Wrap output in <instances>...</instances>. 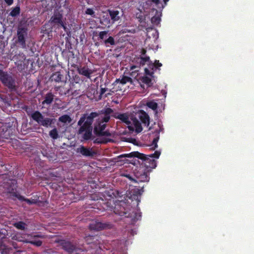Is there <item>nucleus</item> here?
Masks as SVG:
<instances>
[{
  "instance_id": "nucleus-8",
  "label": "nucleus",
  "mask_w": 254,
  "mask_h": 254,
  "mask_svg": "<svg viewBox=\"0 0 254 254\" xmlns=\"http://www.w3.org/2000/svg\"><path fill=\"white\" fill-rule=\"evenodd\" d=\"M138 117L142 122L147 126L149 125V118L148 115L143 111L140 110L137 113Z\"/></svg>"
},
{
  "instance_id": "nucleus-15",
  "label": "nucleus",
  "mask_w": 254,
  "mask_h": 254,
  "mask_svg": "<svg viewBox=\"0 0 254 254\" xmlns=\"http://www.w3.org/2000/svg\"><path fill=\"white\" fill-rule=\"evenodd\" d=\"M156 14L151 18V22L155 25H157L160 23L162 13L160 11H156Z\"/></svg>"
},
{
  "instance_id": "nucleus-42",
  "label": "nucleus",
  "mask_w": 254,
  "mask_h": 254,
  "mask_svg": "<svg viewBox=\"0 0 254 254\" xmlns=\"http://www.w3.org/2000/svg\"><path fill=\"white\" fill-rule=\"evenodd\" d=\"M154 12V10H153L152 13H153Z\"/></svg>"
},
{
  "instance_id": "nucleus-24",
  "label": "nucleus",
  "mask_w": 254,
  "mask_h": 254,
  "mask_svg": "<svg viewBox=\"0 0 254 254\" xmlns=\"http://www.w3.org/2000/svg\"><path fill=\"white\" fill-rule=\"evenodd\" d=\"M146 105L147 107L152 109L153 110H156L157 108V104L153 101L148 102L146 103Z\"/></svg>"
},
{
  "instance_id": "nucleus-34",
  "label": "nucleus",
  "mask_w": 254,
  "mask_h": 254,
  "mask_svg": "<svg viewBox=\"0 0 254 254\" xmlns=\"http://www.w3.org/2000/svg\"><path fill=\"white\" fill-rule=\"evenodd\" d=\"M15 188L14 185L11 188H7V192L8 193H12V191L14 190V189Z\"/></svg>"
},
{
  "instance_id": "nucleus-28",
  "label": "nucleus",
  "mask_w": 254,
  "mask_h": 254,
  "mask_svg": "<svg viewBox=\"0 0 254 254\" xmlns=\"http://www.w3.org/2000/svg\"><path fill=\"white\" fill-rule=\"evenodd\" d=\"M105 43L107 46L109 44L113 45L115 44V41L113 37H110L107 40L105 41Z\"/></svg>"
},
{
  "instance_id": "nucleus-19",
  "label": "nucleus",
  "mask_w": 254,
  "mask_h": 254,
  "mask_svg": "<svg viewBox=\"0 0 254 254\" xmlns=\"http://www.w3.org/2000/svg\"><path fill=\"white\" fill-rule=\"evenodd\" d=\"M53 100V95L49 93L46 95V96L45 97V99L43 101L42 104H50L52 103Z\"/></svg>"
},
{
  "instance_id": "nucleus-4",
  "label": "nucleus",
  "mask_w": 254,
  "mask_h": 254,
  "mask_svg": "<svg viewBox=\"0 0 254 254\" xmlns=\"http://www.w3.org/2000/svg\"><path fill=\"white\" fill-rule=\"evenodd\" d=\"M118 118L125 123L130 130H135L137 133L142 131L141 124L136 119L129 117L126 114L119 115Z\"/></svg>"
},
{
  "instance_id": "nucleus-12",
  "label": "nucleus",
  "mask_w": 254,
  "mask_h": 254,
  "mask_svg": "<svg viewBox=\"0 0 254 254\" xmlns=\"http://www.w3.org/2000/svg\"><path fill=\"white\" fill-rule=\"evenodd\" d=\"M62 15L60 13H55L51 18V21L52 23L55 24H60L62 26H63L64 28L65 27L64 25V23L62 20Z\"/></svg>"
},
{
  "instance_id": "nucleus-38",
  "label": "nucleus",
  "mask_w": 254,
  "mask_h": 254,
  "mask_svg": "<svg viewBox=\"0 0 254 254\" xmlns=\"http://www.w3.org/2000/svg\"><path fill=\"white\" fill-rule=\"evenodd\" d=\"M127 177L128 179H129L130 180H133V179H132V178L131 177H130L129 175H126V176Z\"/></svg>"
},
{
  "instance_id": "nucleus-5",
  "label": "nucleus",
  "mask_w": 254,
  "mask_h": 254,
  "mask_svg": "<svg viewBox=\"0 0 254 254\" xmlns=\"http://www.w3.org/2000/svg\"><path fill=\"white\" fill-rule=\"evenodd\" d=\"M32 119L36 121L38 124L48 127L52 124L53 120L50 118H44L42 114L38 111L34 112L31 115Z\"/></svg>"
},
{
  "instance_id": "nucleus-35",
  "label": "nucleus",
  "mask_w": 254,
  "mask_h": 254,
  "mask_svg": "<svg viewBox=\"0 0 254 254\" xmlns=\"http://www.w3.org/2000/svg\"><path fill=\"white\" fill-rule=\"evenodd\" d=\"M4 1L8 5H11L13 3V0H4Z\"/></svg>"
},
{
  "instance_id": "nucleus-22",
  "label": "nucleus",
  "mask_w": 254,
  "mask_h": 254,
  "mask_svg": "<svg viewBox=\"0 0 254 254\" xmlns=\"http://www.w3.org/2000/svg\"><path fill=\"white\" fill-rule=\"evenodd\" d=\"M50 136L54 139H56L59 137V134L56 128H54L49 132Z\"/></svg>"
},
{
  "instance_id": "nucleus-40",
  "label": "nucleus",
  "mask_w": 254,
  "mask_h": 254,
  "mask_svg": "<svg viewBox=\"0 0 254 254\" xmlns=\"http://www.w3.org/2000/svg\"><path fill=\"white\" fill-rule=\"evenodd\" d=\"M145 53V51L144 50H142V54L144 55Z\"/></svg>"
},
{
  "instance_id": "nucleus-23",
  "label": "nucleus",
  "mask_w": 254,
  "mask_h": 254,
  "mask_svg": "<svg viewBox=\"0 0 254 254\" xmlns=\"http://www.w3.org/2000/svg\"><path fill=\"white\" fill-rule=\"evenodd\" d=\"M0 250L2 254H8L9 249L6 246L2 244V242H0Z\"/></svg>"
},
{
  "instance_id": "nucleus-43",
  "label": "nucleus",
  "mask_w": 254,
  "mask_h": 254,
  "mask_svg": "<svg viewBox=\"0 0 254 254\" xmlns=\"http://www.w3.org/2000/svg\"><path fill=\"white\" fill-rule=\"evenodd\" d=\"M14 182H15V181H12V183L13 184H14Z\"/></svg>"
},
{
  "instance_id": "nucleus-9",
  "label": "nucleus",
  "mask_w": 254,
  "mask_h": 254,
  "mask_svg": "<svg viewBox=\"0 0 254 254\" xmlns=\"http://www.w3.org/2000/svg\"><path fill=\"white\" fill-rule=\"evenodd\" d=\"M77 70L80 74L83 75L88 78H90V75L93 73V71L92 69L86 66L78 68Z\"/></svg>"
},
{
  "instance_id": "nucleus-7",
  "label": "nucleus",
  "mask_w": 254,
  "mask_h": 254,
  "mask_svg": "<svg viewBox=\"0 0 254 254\" xmlns=\"http://www.w3.org/2000/svg\"><path fill=\"white\" fill-rule=\"evenodd\" d=\"M136 178L137 179L138 182H148L149 177L147 173L143 172V170H141L135 173Z\"/></svg>"
},
{
  "instance_id": "nucleus-16",
  "label": "nucleus",
  "mask_w": 254,
  "mask_h": 254,
  "mask_svg": "<svg viewBox=\"0 0 254 254\" xmlns=\"http://www.w3.org/2000/svg\"><path fill=\"white\" fill-rule=\"evenodd\" d=\"M152 1L154 4V6L158 8L157 11L161 12L162 9L165 6L161 0H152Z\"/></svg>"
},
{
  "instance_id": "nucleus-18",
  "label": "nucleus",
  "mask_w": 254,
  "mask_h": 254,
  "mask_svg": "<svg viewBox=\"0 0 254 254\" xmlns=\"http://www.w3.org/2000/svg\"><path fill=\"white\" fill-rule=\"evenodd\" d=\"M110 15L112 20L114 22L119 19V12L118 11H110Z\"/></svg>"
},
{
  "instance_id": "nucleus-29",
  "label": "nucleus",
  "mask_w": 254,
  "mask_h": 254,
  "mask_svg": "<svg viewBox=\"0 0 254 254\" xmlns=\"http://www.w3.org/2000/svg\"><path fill=\"white\" fill-rule=\"evenodd\" d=\"M160 152L159 151H155L154 153H152L149 155H148V157L150 158H155L156 159L159 158L160 155Z\"/></svg>"
},
{
  "instance_id": "nucleus-11",
  "label": "nucleus",
  "mask_w": 254,
  "mask_h": 254,
  "mask_svg": "<svg viewBox=\"0 0 254 254\" xmlns=\"http://www.w3.org/2000/svg\"><path fill=\"white\" fill-rule=\"evenodd\" d=\"M61 244L63 246L64 249L66 251L68 252L70 254H73L74 251H76L75 247L72 246L71 243L69 242H66L65 241H62L61 242Z\"/></svg>"
},
{
  "instance_id": "nucleus-2",
  "label": "nucleus",
  "mask_w": 254,
  "mask_h": 254,
  "mask_svg": "<svg viewBox=\"0 0 254 254\" xmlns=\"http://www.w3.org/2000/svg\"><path fill=\"white\" fill-rule=\"evenodd\" d=\"M112 112V109L107 108L105 110V115L104 116L101 115L97 122L95 124L94 127V132L99 137L95 140V142L97 143H106L111 141L110 138L111 134L107 131L104 130L105 128V123L109 121L110 119L109 115Z\"/></svg>"
},
{
  "instance_id": "nucleus-13",
  "label": "nucleus",
  "mask_w": 254,
  "mask_h": 254,
  "mask_svg": "<svg viewBox=\"0 0 254 254\" xmlns=\"http://www.w3.org/2000/svg\"><path fill=\"white\" fill-rule=\"evenodd\" d=\"M159 129H157V134L156 137L153 139L152 144L150 145V149L151 150H155L158 146L157 142L159 139V133L162 130V128L161 127L158 126Z\"/></svg>"
},
{
  "instance_id": "nucleus-3",
  "label": "nucleus",
  "mask_w": 254,
  "mask_h": 254,
  "mask_svg": "<svg viewBox=\"0 0 254 254\" xmlns=\"http://www.w3.org/2000/svg\"><path fill=\"white\" fill-rule=\"evenodd\" d=\"M97 116V114L96 113H91L87 117H86L85 115L83 116L78 121V125L79 126H81L84 123L79 130V134H82L84 139H88L91 137L92 130L91 125L93 119Z\"/></svg>"
},
{
  "instance_id": "nucleus-6",
  "label": "nucleus",
  "mask_w": 254,
  "mask_h": 254,
  "mask_svg": "<svg viewBox=\"0 0 254 254\" xmlns=\"http://www.w3.org/2000/svg\"><path fill=\"white\" fill-rule=\"evenodd\" d=\"M32 119L36 121L38 124L48 127L52 124L53 120L50 118H44L42 114L38 111L34 112L31 115Z\"/></svg>"
},
{
  "instance_id": "nucleus-31",
  "label": "nucleus",
  "mask_w": 254,
  "mask_h": 254,
  "mask_svg": "<svg viewBox=\"0 0 254 254\" xmlns=\"http://www.w3.org/2000/svg\"><path fill=\"white\" fill-rule=\"evenodd\" d=\"M107 32L106 31H102L99 33V37L101 39H104L106 37Z\"/></svg>"
},
{
  "instance_id": "nucleus-20",
  "label": "nucleus",
  "mask_w": 254,
  "mask_h": 254,
  "mask_svg": "<svg viewBox=\"0 0 254 254\" xmlns=\"http://www.w3.org/2000/svg\"><path fill=\"white\" fill-rule=\"evenodd\" d=\"M71 120L68 115H64L59 118V121L64 123H69Z\"/></svg>"
},
{
  "instance_id": "nucleus-37",
  "label": "nucleus",
  "mask_w": 254,
  "mask_h": 254,
  "mask_svg": "<svg viewBox=\"0 0 254 254\" xmlns=\"http://www.w3.org/2000/svg\"><path fill=\"white\" fill-rule=\"evenodd\" d=\"M151 30L152 31L153 34H156L157 33V32L155 30L151 29Z\"/></svg>"
},
{
  "instance_id": "nucleus-36",
  "label": "nucleus",
  "mask_w": 254,
  "mask_h": 254,
  "mask_svg": "<svg viewBox=\"0 0 254 254\" xmlns=\"http://www.w3.org/2000/svg\"><path fill=\"white\" fill-rule=\"evenodd\" d=\"M169 1V0H163L164 1V4L166 6L167 4V2Z\"/></svg>"
},
{
  "instance_id": "nucleus-1",
  "label": "nucleus",
  "mask_w": 254,
  "mask_h": 254,
  "mask_svg": "<svg viewBox=\"0 0 254 254\" xmlns=\"http://www.w3.org/2000/svg\"><path fill=\"white\" fill-rule=\"evenodd\" d=\"M137 62L139 63L140 65H147L148 67L144 68L145 75L140 76L137 72L138 70L136 69L137 67L136 66H132L130 67L132 70L130 73L131 76L136 80L141 87L142 84H146L148 87L151 86L155 81L153 76L154 68L161 66L162 64L158 61H155L154 63H152L149 60V57L144 56L138 58Z\"/></svg>"
},
{
  "instance_id": "nucleus-10",
  "label": "nucleus",
  "mask_w": 254,
  "mask_h": 254,
  "mask_svg": "<svg viewBox=\"0 0 254 254\" xmlns=\"http://www.w3.org/2000/svg\"><path fill=\"white\" fill-rule=\"evenodd\" d=\"M134 80H132L131 77H129L128 76H123L121 78L117 79L114 82V84L115 85H117L118 84L120 83L122 85H124L127 83L132 84Z\"/></svg>"
},
{
  "instance_id": "nucleus-30",
  "label": "nucleus",
  "mask_w": 254,
  "mask_h": 254,
  "mask_svg": "<svg viewBox=\"0 0 254 254\" xmlns=\"http://www.w3.org/2000/svg\"><path fill=\"white\" fill-rule=\"evenodd\" d=\"M18 198L19 199H21V200H24V201H25L28 204H33V203H35V201L34 200H30L29 199H24L22 196H20Z\"/></svg>"
},
{
  "instance_id": "nucleus-39",
  "label": "nucleus",
  "mask_w": 254,
  "mask_h": 254,
  "mask_svg": "<svg viewBox=\"0 0 254 254\" xmlns=\"http://www.w3.org/2000/svg\"><path fill=\"white\" fill-rule=\"evenodd\" d=\"M15 240H18L19 241H23L22 239H20V238H15Z\"/></svg>"
},
{
  "instance_id": "nucleus-27",
  "label": "nucleus",
  "mask_w": 254,
  "mask_h": 254,
  "mask_svg": "<svg viewBox=\"0 0 254 254\" xmlns=\"http://www.w3.org/2000/svg\"><path fill=\"white\" fill-rule=\"evenodd\" d=\"M20 12V8L18 6L15 7L11 12L10 15L12 16H15L18 15Z\"/></svg>"
},
{
  "instance_id": "nucleus-33",
  "label": "nucleus",
  "mask_w": 254,
  "mask_h": 254,
  "mask_svg": "<svg viewBox=\"0 0 254 254\" xmlns=\"http://www.w3.org/2000/svg\"><path fill=\"white\" fill-rule=\"evenodd\" d=\"M18 35L19 41L21 42L22 44H23L24 43L23 35L21 34L20 32H18Z\"/></svg>"
},
{
  "instance_id": "nucleus-25",
  "label": "nucleus",
  "mask_w": 254,
  "mask_h": 254,
  "mask_svg": "<svg viewBox=\"0 0 254 254\" xmlns=\"http://www.w3.org/2000/svg\"><path fill=\"white\" fill-rule=\"evenodd\" d=\"M14 226L18 229L24 230L25 228L26 224L23 222H18L15 223Z\"/></svg>"
},
{
  "instance_id": "nucleus-14",
  "label": "nucleus",
  "mask_w": 254,
  "mask_h": 254,
  "mask_svg": "<svg viewBox=\"0 0 254 254\" xmlns=\"http://www.w3.org/2000/svg\"><path fill=\"white\" fill-rule=\"evenodd\" d=\"M133 156H135L138 158H140L142 159H144L145 160H147L146 156L142 154H140L138 152H131L129 154H125L121 155V157H131Z\"/></svg>"
},
{
  "instance_id": "nucleus-32",
  "label": "nucleus",
  "mask_w": 254,
  "mask_h": 254,
  "mask_svg": "<svg viewBox=\"0 0 254 254\" xmlns=\"http://www.w3.org/2000/svg\"><path fill=\"white\" fill-rule=\"evenodd\" d=\"M85 13L90 15H93L94 12L92 9L87 8L85 11Z\"/></svg>"
},
{
  "instance_id": "nucleus-21",
  "label": "nucleus",
  "mask_w": 254,
  "mask_h": 254,
  "mask_svg": "<svg viewBox=\"0 0 254 254\" xmlns=\"http://www.w3.org/2000/svg\"><path fill=\"white\" fill-rule=\"evenodd\" d=\"M62 77V74L59 72H56L53 74L52 76V80H55L57 82H59L61 80Z\"/></svg>"
},
{
  "instance_id": "nucleus-26",
  "label": "nucleus",
  "mask_w": 254,
  "mask_h": 254,
  "mask_svg": "<svg viewBox=\"0 0 254 254\" xmlns=\"http://www.w3.org/2000/svg\"><path fill=\"white\" fill-rule=\"evenodd\" d=\"M36 236H34L33 240H30L29 241H26L25 242L27 243H30L31 244H32L36 246H40L42 244V242L40 240H37L34 239Z\"/></svg>"
},
{
  "instance_id": "nucleus-17",
  "label": "nucleus",
  "mask_w": 254,
  "mask_h": 254,
  "mask_svg": "<svg viewBox=\"0 0 254 254\" xmlns=\"http://www.w3.org/2000/svg\"><path fill=\"white\" fill-rule=\"evenodd\" d=\"M79 149L80 152L83 155L89 156L92 155V152L90 149L81 147Z\"/></svg>"
},
{
  "instance_id": "nucleus-41",
  "label": "nucleus",
  "mask_w": 254,
  "mask_h": 254,
  "mask_svg": "<svg viewBox=\"0 0 254 254\" xmlns=\"http://www.w3.org/2000/svg\"><path fill=\"white\" fill-rule=\"evenodd\" d=\"M98 225H99V227H100H100H101L100 225H101V224H98Z\"/></svg>"
}]
</instances>
